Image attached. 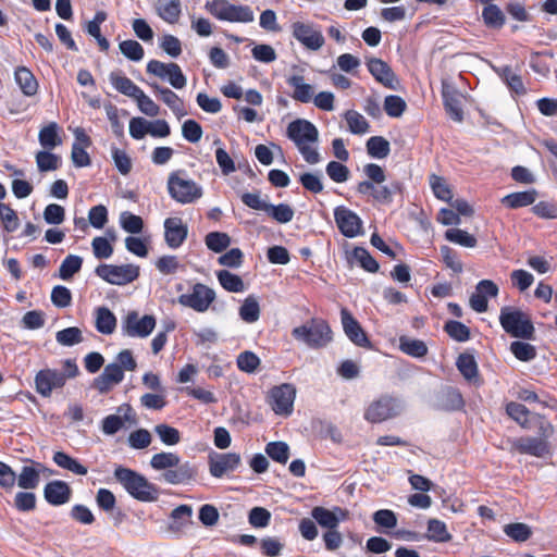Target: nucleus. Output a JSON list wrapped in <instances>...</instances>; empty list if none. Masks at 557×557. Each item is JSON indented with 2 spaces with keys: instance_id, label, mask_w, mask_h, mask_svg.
<instances>
[{
  "instance_id": "1",
  "label": "nucleus",
  "mask_w": 557,
  "mask_h": 557,
  "mask_svg": "<svg viewBox=\"0 0 557 557\" xmlns=\"http://www.w3.org/2000/svg\"><path fill=\"white\" fill-rule=\"evenodd\" d=\"M114 478L133 498L139 502H156L159 497L158 487L143 474L129 468L116 467Z\"/></svg>"
},
{
  "instance_id": "2",
  "label": "nucleus",
  "mask_w": 557,
  "mask_h": 557,
  "mask_svg": "<svg viewBox=\"0 0 557 557\" xmlns=\"http://www.w3.org/2000/svg\"><path fill=\"white\" fill-rule=\"evenodd\" d=\"M166 188L170 197L181 205L195 203L203 196V188L188 178L184 170L169 174Z\"/></svg>"
},
{
  "instance_id": "3",
  "label": "nucleus",
  "mask_w": 557,
  "mask_h": 557,
  "mask_svg": "<svg viewBox=\"0 0 557 557\" xmlns=\"http://www.w3.org/2000/svg\"><path fill=\"white\" fill-rule=\"evenodd\" d=\"M293 337L310 348H322L332 341V331L322 319H311L307 323L293 329Z\"/></svg>"
},
{
  "instance_id": "4",
  "label": "nucleus",
  "mask_w": 557,
  "mask_h": 557,
  "mask_svg": "<svg viewBox=\"0 0 557 557\" xmlns=\"http://www.w3.org/2000/svg\"><path fill=\"white\" fill-rule=\"evenodd\" d=\"M499 323L504 331L517 338L531 339L534 326L529 315L512 307H503L499 314Z\"/></svg>"
},
{
  "instance_id": "5",
  "label": "nucleus",
  "mask_w": 557,
  "mask_h": 557,
  "mask_svg": "<svg viewBox=\"0 0 557 557\" xmlns=\"http://www.w3.org/2000/svg\"><path fill=\"white\" fill-rule=\"evenodd\" d=\"M206 10L219 21L231 23H251L255 13L249 5L232 4L228 0H211L205 5Z\"/></svg>"
},
{
  "instance_id": "6",
  "label": "nucleus",
  "mask_w": 557,
  "mask_h": 557,
  "mask_svg": "<svg viewBox=\"0 0 557 557\" xmlns=\"http://www.w3.org/2000/svg\"><path fill=\"white\" fill-rule=\"evenodd\" d=\"M401 410V403L397 398L385 395L366 408L363 418L370 423H381L398 416Z\"/></svg>"
},
{
  "instance_id": "7",
  "label": "nucleus",
  "mask_w": 557,
  "mask_h": 557,
  "mask_svg": "<svg viewBox=\"0 0 557 557\" xmlns=\"http://www.w3.org/2000/svg\"><path fill=\"white\" fill-rule=\"evenodd\" d=\"M95 273L112 285H126L139 276V267L128 263L122 265L99 264Z\"/></svg>"
},
{
  "instance_id": "8",
  "label": "nucleus",
  "mask_w": 557,
  "mask_h": 557,
  "mask_svg": "<svg viewBox=\"0 0 557 557\" xmlns=\"http://www.w3.org/2000/svg\"><path fill=\"white\" fill-rule=\"evenodd\" d=\"M296 388L293 384L283 383L270 389L268 403L278 416H289L294 409Z\"/></svg>"
},
{
  "instance_id": "9",
  "label": "nucleus",
  "mask_w": 557,
  "mask_h": 557,
  "mask_svg": "<svg viewBox=\"0 0 557 557\" xmlns=\"http://www.w3.org/2000/svg\"><path fill=\"white\" fill-rule=\"evenodd\" d=\"M290 27L293 37L305 48L317 51L324 46L325 39L318 25L297 21Z\"/></svg>"
},
{
  "instance_id": "10",
  "label": "nucleus",
  "mask_w": 557,
  "mask_h": 557,
  "mask_svg": "<svg viewBox=\"0 0 557 557\" xmlns=\"http://www.w3.org/2000/svg\"><path fill=\"white\" fill-rule=\"evenodd\" d=\"M215 299V292L205 284L196 283L191 293L178 296L180 305L191 308L197 312H205Z\"/></svg>"
},
{
  "instance_id": "11",
  "label": "nucleus",
  "mask_w": 557,
  "mask_h": 557,
  "mask_svg": "<svg viewBox=\"0 0 557 557\" xmlns=\"http://www.w3.org/2000/svg\"><path fill=\"white\" fill-rule=\"evenodd\" d=\"M156 327V319L153 315L145 314L139 317L136 311L127 313L122 324V330L129 337L145 338L151 334Z\"/></svg>"
},
{
  "instance_id": "12",
  "label": "nucleus",
  "mask_w": 557,
  "mask_h": 557,
  "mask_svg": "<svg viewBox=\"0 0 557 557\" xmlns=\"http://www.w3.org/2000/svg\"><path fill=\"white\" fill-rule=\"evenodd\" d=\"M287 137L296 145L317 144L319 140V131L313 123L308 120L297 119L290 122L286 131Z\"/></svg>"
},
{
  "instance_id": "13",
  "label": "nucleus",
  "mask_w": 557,
  "mask_h": 557,
  "mask_svg": "<svg viewBox=\"0 0 557 557\" xmlns=\"http://www.w3.org/2000/svg\"><path fill=\"white\" fill-rule=\"evenodd\" d=\"M242 462L237 453H211L208 458L209 472L213 478H222L228 472L235 471Z\"/></svg>"
},
{
  "instance_id": "14",
  "label": "nucleus",
  "mask_w": 557,
  "mask_h": 557,
  "mask_svg": "<svg viewBox=\"0 0 557 557\" xmlns=\"http://www.w3.org/2000/svg\"><path fill=\"white\" fill-rule=\"evenodd\" d=\"M116 414L107 416L101 422V431L106 435H114L121 429L124 428V424L127 422L129 424H136L137 418L133 408L128 404H123L117 408Z\"/></svg>"
},
{
  "instance_id": "15",
  "label": "nucleus",
  "mask_w": 557,
  "mask_h": 557,
  "mask_svg": "<svg viewBox=\"0 0 557 557\" xmlns=\"http://www.w3.org/2000/svg\"><path fill=\"white\" fill-rule=\"evenodd\" d=\"M66 375L58 370L44 369L35 376L36 392L42 397H50L54 388L65 384Z\"/></svg>"
},
{
  "instance_id": "16",
  "label": "nucleus",
  "mask_w": 557,
  "mask_h": 557,
  "mask_svg": "<svg viewBox=\"0 0 557 557\" xmlns=\"http://www.w3.org/2000/svg\"><path fill=\"white\" fill-rule=\"evenodd\" d=\"M334 219L344 236L352 238L360 234L362 226L361 219L350 209L343 206L336 207L334 210Z\"/></svg>"
},
{
  "instance_id": "17",
  "label": "nucleus",
  "mask_w": 557,
  "mask_h": 557,
  "mask_svg": "<svg viewBox=\"0 0 557 557\" xmlns=\"http://www.w3.org/2000/svg\"><path fill=\"white\" fill-rule=\"evenodd\" d=\"M367 67L371 75L383 86L396 90L399 82L392 67L379 58H370L367 61Z\"/></svg>"
},
{
  "instance_id": "18",
  "label": "nucleus",
  "mask_w": 557,
  "mask_h": 557,
  "mask_svg": "<svg viewBox=\"0 0 557 557\" xmlns=\"http://www.w3.org/2000/svg\"><path fill=\"white\" fill-rule=\"evenodd\" d=\"M342 325L346 336L357 346L369 348L371 342L369 341L366 332L362 330L359 322L346 309L341 310Z\"/></svg>"
},
{
  "instance_id": "19",
  "label": "nucleus",
  "mask_w": 557,
  "mask_h": 557,
  "mask_svg": "<svg viewBox=\"0 0 557 557\" xmlns=\"http://www.w3.org/2000/svg\"><path fill=\"white\" fill-rule=\"evenodd\" d=\"M188 235V227L181 218H168L164 221V239L172 249L183 245Z\"/></svg>"
},
{
  "instance_id": "20",
  "label": "nucleus",
  "mask_w": 557,
  "mask_h": 557,
  "mask_svg": "<svg viewBox=\"0 0 557 557\" xmlns=\"http://www.w3.org/2000/svg\"><path fill=\"white\" fill-rule=\"evenodd\" d=\"M498 295V286L491 280H482L475 287V293L470 297V307L479 313L487 310V298Z\"/></svg>"
},
{
  "instance_id": "21",
  "label": "nucleus",
  "mask_w": 557,
  "mask_h": 557,
  "mask_svg": "<svg viewBox=\"0 0 557 557\" xmlns=\"http://www.w3.org/2000/svg\"><path fill=\"white\" fill-rule=\"evenodd\" d=\"M197 475V468L190 462L178 463L177 467L164 471L161 479L172 485L186 484Z\"/></svg>"
},
{
  "instance_id": "22",
  "label": "nucleus",
  "mask_w": 557,
  "mask_h": 557,
  "mask_svg": "<svg viewBox=\"0 0 557 557\" xmlns=\"http://www.w3.org/2000/svg\"><path fill=\"white\" fill-rule=\"evenodd\" d=\"M72 490L64 481L54 480L46 484L44 488L45 499L52 506L66 504L71 498Z\"/></svg>"
},
{
  "instance_id": "23",
  "label": "nucleus",
  "mask_w": 557,
  "mask_h": 557,
  "mask_svg": "<svg viewBox=\"0 0 557 557\" xmlns=\"http://www.w3.org/2000/svg\"><path fill=\"white\" fill-rule=\"evenodd\" d=\"M311 516L319 525L330 530L337 529L339 522L346 519L347 513L339 507H335L333 510H330L318 506L312 509Z\"/></svg>"
},
{
  "instance_id": "24",
  "label": "nucleus",
  "mask_w": 557,
  "mask_h": 557,
  "mask_svg": "<svg viewBox=\"0 0 557 557\" xmlns=\"http://www.w3.org/2000/svg\"><path fill=\"white\" fill-rule=\"evenodd\" d=\"M156 12L158 16L169 24L178 22L182 13L181 0H156Z\"/></svg>"
},
{
  "instance_id": "25",
  "label": "nucleus",
  "mask_w": 557,
  "mask_h": 557,
  "mask_svg": "<svg viewBox=\"0 0 557 557\" xmlns=\"http://www.w3.org/2000/svg\"><path fill=\"white\" fill-rule=\"evenodd\" d=\"M442 97L447 114L454 121L461 122L463 119V112L457 91L448 85H443Z\"/></svg>"
},
{
  "instance_id": "26",
  "label": "nucleus",
  "mask_w": 557,
  "mask_h": 557,
  "mask_svg": "<svg viewBox=\"0 0 557 557\" xmlns=\"http://www.w3.org/2000/svg\"><path fill=\"white\" fill-rule=\"evenodd\" d=\"M149 86L160 95L161 100L172 110L177 116L186 115L182 99L171 89L162 87L157 83H149Z\"/></svg>"
},
{
  "instance_id": "27",
  "label": "nucleus",
  "mask_w": 557,
  "mask_h": 557,
  "mask_svg": "<svg viewBox=\"0 0 557 557\" xmlns=\"http://www.w3.org/2000/svg\"><path fill=\"white\" fill-rule=\"evenodd\" d=\"M515 446L519 453L535 457H543L549 451L546 441L537 437H521Z\"/></svg>"
},
{
  "instance_id": "28",
  "label": "nucleus",
  "mask_w": 557,
  "mask_h": 557,
  "mask_svg": "<svg viewBox=\"0 0 557 557\" xmlns=\"http://www.w3.org/2000/svg\"><path fill=\"white\" fill-rule=\"evenodd\" d=\"M288 86L293 87L292 98L301 103H309L313 97V87L305 83L301 75H292L287 78Z\"/></svg>"
},
{
  "instance_id": "29",
  "label": "nucleus",
  "mask_w": 557,
  "mask_h": 557,
  "mask_svg": "<svg viewBox=\"0 0 557 557\" xmlns=\"http://www.w3.org/2000/svg\"><path fill=\"white\" fill-rule=\"evenodd\" d=\"M193 509L189 505H180L171 512V522L170 530L175 533L183 532L187 527H189L191 521Z\"/></svg>"
},
{
  "instance_id": "30",
  "label": "nucleus",
  "mask_w": 557,
  "mask_h": 557,
  "mask_svg": "<svg viewBox=\"0 0 557 557\" xmlns=\"http://www.w3.org/2000/svg\"><path fill=\"white\" fill-rule=\"evenodd\" d=\"M14 78L25 96L32 97L37 94L38 82L30 70L25 66L16 67Z\"/></svg>"
},
{
  "instance_id": "31",
  "label": "nucleus",
  "mask_w": 557,
  "mask_h": 557,
  "mask_svg": "<svg viewBox=\"0 0 557 557\" xmlns=\"http://www.w3.org/2000/svg\"><path fill=\"white\" fill-rule=\"evenodd\" d=\"M40 469L47 470L42 465L24 466L21 473L16 476L17 485L24 490L36 488L40 481Z\"/></svg>"
},
{
  "instance_id": "32",
  "label": "nucleus",
  "mask_w": 557,
  "mask_h": 557,
  "mask_svg": "<svg viewBox=\"0 0 557 557\" xmlns=\"http://www.w3.org/2000/svg\"><path fill=\"white\" fill-rule=\"evenodd\" d=\"M494 70L511 91L517 95H524L527 92L521 76L515 73L510 66L506 65L495 67Z\"/></svg>"
},
{
  "instance_id": "33",
  "label": "nucleus",
  "mask_w": 557,
  "mask_h": 557,
  "mask_svg": "<svg viewBox=\"0 0 557 557\" xmlns=\"http://www.w3.org/2000/svg\"><path fill=\"white\" fill-rule=\"evenodd\" d=\"M39 144L44 149L52 150L62 144L59 135V125L55 122L49 123L44 126L38 134Z\"/></svg>"
},
{
  "instance_id": "34",
  "label": "nucleus",
  "mask_w": 557,
  "mask_h": 557,
  "mask_svg": "<svg viewBox=\"0 0 557 557\" xmlns=\"http://www.w3.org/2000/svg\"><path fill=\"white\" fill-rule=\"evenodd\" d=\"M109 81L115 90L131 98L136 97L140 90L132 79L122 75L121 72H111Z\"/></svg>"
},
{
  "instance_id": "35",
  "label": "nucleus",
  "mask_w": 557,
  "mask_h": 557,
  "mask_svg": "<svg viewBox=\"0 0 557 557\" xmlns=\"http://www.w3.org/2000/svg\"><path fill=\"white\" fill-rule=\"evenodd\" d=\"M96 329L101 334H112L116 327V318L107 307L96 309Z\"/></svg>"
},
{
  "instance_id": "36",
  "label": "nucleus",
  "mask_w": 557,
  "mask_h": 557,
  "mask_svg": "<svg viewBox=\"0 0 557 557\" xmlns=\"http://www.w3.org/2000/svg\"><path fill=\"white\" fill-rule=\"evenodd\" d=\"M537 197L535 189L512 193L502 199V203L510 209H518L532 205Z\"/></svg>"
},
{
  "instance_id": "37",
  "label": "nucleus",
  "mask_w": 557,
  "mask_h": 557,
  "mask_svg": "<svg viewBox=\"0 0 557 557\" xmlns=\"http://www.w3.org/2000/svg\"><path fill=\"white\" fill-rule=\"evenodd\" d=\"M52 459L58 467L71 471L74 474L86 475L88 472L85 466H83L77 459L71 457L64 451H55Z\"/></svg>"
},
{
  "instance_id": "38",
  "label": "nucleus",
  "mask_w": 557,
  "mask_h": 557,
  "mask_svg": "<svg viewBox=\"0 0 557 557\" xmlns=\"http://www.w3.org/2000/svg\"><path fill=\"white\" fill-rule=\"evenodd\" d=\"M399 349L413 358H423L428 354V346L423 341L407 336L399 337Z\"/></svg>"
},
{
  "instance_id": "39",
  "label": "nucleus",
  "mask_w": 557,
  "mask_h": 557,
  "mask_svg": "<svg viewBox=\"0 0 557 557\" xmlns=\"http://www.w3.org/2000/svg\"><path fill=\"white\" fill-rule=\"evenodd\" d=\"M367 152L370 157L375 159H384L391 152V145L382 136H372L367 141Z\"/></svg>"
},
{
  "instance_id": "40",
  "label": "nucleus",
  "mask_w": 557,
  "mask_h": 557,
  "mask_svg": "<svg viewBox=\"0 0 557 557\" xmlns=\"http://www.w3.org/2000/svg\"><path fill=\"white\" fill-rule=\"evenodd\" d=\"M83 258L76 255H69L61 262L59 268V277L63 281H70L74 274L81 271Z\"/></svg>"
},
{
  "instance_id": "41",
  "label": "nucleus",
  "mask_w": 557,
  "mask_h": 557,
  "mask_svg": "<svg viewBox=\"0 0 557 557\" xmlns=\"http://www.w3.org/2000/svg\"><path fill=\"white\" fill-rule=\"evenodd\" d=\"M426 537L435 543H446L451 540V534L447 531L445 522L438 519H430Z\"/></svg>"
},
{
  "instance_id": "42",
  "label": "nucleus",
  "mask_w": 557,
  "mask_h": 557,
  "mask_svg": "<svg viewBox=\"0 0 557 557\" xmlns=\"http://www.w3.org/2000/svg\"><path fill=\"white\" fill-rule=\"evenodd\" d=\"M350 133L363 135L369 132L370 125L366 117L355 110H348L344 114Z\"/></svg>"
},
{
  "instance_id": "43",
  "label": "nucleus",
  "mask_w": 557,
  "mask_h": 557,
  "mask_svg": "<svg viewBox=\"0 0 557 557\" xmlns=\"http://www.w3.org/2000/svg\"><path fill=\"white\" fill-rule=\"evenodd\" d=\"M457 369L467 381L478 379V364L474 357L470 354L459 355L456 361Z\"/></svg>"
},
{
  "instance_id": "44",
  "label": "nucleus",
  "mask_w": 557,
  "mask_h": 557,
  "mask_svg": "<svg viewBox=\"0 0 557 557\" xmlns=\"http://www.w3.org/2000/svg\"><path fill=\"white\" fill-rule=\"evenodd\" d=\"M181 462V458L175 453H158L154 454L150 459V466L154 470H169L170 468L177 467Z\"/></svg>"
},
{
  "instance_id": "45",
  "label": "nucleus",
  "mask_w": 557,
  "mask_h": 557,
  "mask_svg": "<svg viewBox=\"0 0 557 557\" xmlns=\"http://www.w3.org/2000/svg\"><path fill=\"white\" fill-rule=\"evenodd\" d=\"M216 276H218V280H219V283L221 284V286L224 289H226L227 292H231V293L244 292L245 285H244L243 280L238 275H236L227 270H221L216 273Z\"/></svg>"
},
{
  "instance_id": "46",
  "label": "nucleus",
  "mask_w": 557,
  "mask_h": 557,
  "mask_svg": "<svg viewBox=\"0 0 557 557\" xmlns=\"http://www.w3.org/2000/svg\"><path fill=\"white\" fill-rule=\"evenodd\" d=\"M36 164L40 172L55 171L61 165V158L50 150H40L36 153Z\"/></svg>"
},
{
  "instance_id": "47",
  "label": "nucleus",
  "mask_w": 557,
  "mask_h": 557,
  "mask_svg": "<svg viewBox=\"0 0 557 557\" xmlns=\"http://www.w3.org/2000/svg\"><path fill=\"white\" fill-rule=\"evenodd\" d=\"M484 24L490 28H500L505 24V14L496 4L485 5L482 11Z\"/></svg>"
},
{
  "instance_id": "48",
  "label": "nucleus",
  "mask_w": 557,
  "mask_h": 557,
  "mask_svg": "<svg viewBox=\"0 0 557 557\" xmlns=\"http://www.w3.org/2000/svg\"><path fill=\"white\" fill-rule=\"evenodd\" d=\"M239 317L247 323H253L259 320L260 306L253 296H248L239 308Z\"/></svg>"
},
{
  "instance_id": "49",
  "label": "nucleus",
  "mask_w": 557,
  "mask_h": 557,
  "mask_svg": "<svg viewBox=\"0 0 557 557\" xmlns=\"http://www.w3.org/2000/svg\"><path fill=\"white\" fill-rule=\"evenodd\" d=\"M120 226L129 234H139L144 228V221L139 215L123 211L119 218Z\"/></svg>"
},
{
  "instance_id": "50",
  "label": "nucleus",
  "mask_w": 557,
  "mask_h": 557,
  "mask_svg": "<svg viewBox=\"0 0 557 557\" xmlns=\"http://www.w3.org/2000/svg\"><path fill=\"white\" fill-rule=\"evenodd\" d=\"M264 450L272 460L282 465H285L289 458V446L285 442H270Z\"/></svg>"
},
{
  "instance_id": "51",
  "label": "nucleus",
  "mask_w": 557,
  "mask_h": 557,
  "mask_svg": "<svg viewBox=\"0 0 557 557\" xmlns=\"http://www.w3.org/2000/svg\"><path fill=\"white\" fill-rule=\"evenodd\" d=\"M445 238L462 247L473 248L476 246V238L461 228H449L445 232Z\"/></svg>"
},
{
  "instance_id": "52",
  "label": "nucleus",
  "mask_w": 557,
  "mask_h": 557,
  "mask_svg": "<svg viewBox=\"0 0 557 557\" xmlns=\"http://www.w3.org/2000/svg\"><path fill=\"white\" fill-rule=\"evenodd\" d=\"M153 431L164 445L174 446L181 442L180 431L169 424H157Z\"/></svg>"
},
{
  "instance_id": "53",
  "label": "nucleus",
  "mask_w": 557,
  "mask_h": 557,
  "mask_svg": "<svg viewBox=\"0 0 557 557\" xmlns=\"http://www.w3.org/2000/svg\"><path fill=\"white\" fill-rule=\"evenodd\" d=\"M504 533L516 542H525L532 535L531 528L522 522L509 523L504 527Z\"/></svg>"
},
{
  "instance_id": "54",
  "label": "nucleus",
  "mask_w": 557,
  "mask_h": 557,
  "mask_svg": "<svg viewBox=\"0 0 557 557\" xmlns=\"http://www.w3.org/2000/svg\"><path fill=\"white\" fill-rule=\"evenodd\" d=\"M444 331L450 338L459 343L467 342L470 338V329L459 321H447Z\"/></svg>"
},
{
  "instance_id": "55",
  "label": "nucleus",
  "mask_w": 557,
  "mask_h": 557,
  "mask_svg": "<svg viewBox=\"0 0 557 557\" xmlns=\"http://www.w3.org/2000/svg\"><path fill=\"white\" fill-rule=\"evenodd\" d=\"M0 220L8 233L15 232L20 226L17 213L7 203H0Z\"/></svg>"
},
{
  "instance_id": "56",
  "label": "nucleus",
  "mask_w": 557,
  "mask_h": 557,
  "mask_svg": "<svg viewBox=\"0 0 557 557\" xmlns=\"http://www.w3.org/2000/svg\"><path fill=\"white\" fill-rule=\"evenodd\" d=\"M400 190L399 183L391 185H374L373 199L380 203L388 205L393 201V196Z\"/></svg>"
},
{
  "instance_id": "57",
  "label": "nucleus",
  "mask_w": 557,
  "mask_h": 557,
  "mask_svg": "<svg viewBox=\"0 0 557 557\" xmlns=\"http://www.w3.org/2000/svg\"><path fill=\"white\" fill-rule=\"evenodd\" d=\"M57 342L62 346H74L83 342V333L76 326L63 329L55 334Z\"/></svg>"
},
{
  "instance_id": "58",
  "label": "nucleus",
  "mask_w": 557,
  "mask_h": 557,
  "mask_svg": "<svg viewBox=\"0 0 557 557\" xmlns=\"http://www.w3.org/2000/svg\"><path fill=\"white\" fill-rule=\"evenodd\" d=\"M267 213L276 222L286 224L294 218V209L287 203L271 205L269 206Z\"/></svg>"
},
{
  "instance_id": "59",
  "label": "nucleus",
  "mask_w": 557,
  "mask_h": 557,
  "mask_svg": "<svg viewBox=\"0 0 557 557\" xmlns=\"http://www.w3.org/2000/svg\"><path fill=\"white\" fill-rule=\"evenodd\" d=\"M407 109L406 101L396 95L386 96L384 99V110L391 117H399Z\"/></svg>"
},
{
  "instance_id": "60",
  "label": "nucleus",
  "mask_w": 557,
  "mask_h": 557,
  "mask_svg": "<svg viewBox=\"0 0 557 557\" xmlns=\"http://www.w3.org/2000/svg\"><path fill=\"white\" fill-rule=\"evenodd\" d=\"M207 247L214 252H222L230 244L231 238L226 233L211 232L205 238Z\"/></svg>"
},
{
  "instance_id": "61",
  "label": "nucleus",
  "mask_w": 557,
  "mask_h": 557,
  "mask_svg": "<svg viewBox=\"0 0 557 557\" xmlns=\"http://www.w3.org/2000/svg\"><path fill=\"white\" fill-rule=\"evenodd\" d=\"M119 48L121 53L131 61L138 62L144 58L145 54L143 46L133 39H127L120 42Z\"/></svg>"
},
{
  "instance_id": "62",
  "label": "nucleus",
  "mask_w": 557,
  "mask_h": 557,
  "mask_svg": "<svg viewBox=\"0 0 557 557\" xmlns=\"http://www.w3.org/2000/svg\"><path fill=\"white\" fill-rule=\"evenodd\" d=\"M352 257L366 271L375 273L379 270V263L366 248L356 247Z\"/></svg>"
},
{
  "instance_id": "63",
  "label": "nucleus",
  "mask_w": 557,
  "mask_h": 557,
  "mask_svg": "<svg viewBox=\"0 0 557 557\" xmlns=\"http://www.w3.org/2000/svg\"><path fill=\"white\" fill-rule=\"evenodd\" d=\"M152 437L148 430L138 429L131 432L127 442L133 449H145L151 444Z\"/></svg>"
},
{
  "instance_id": "64",
  "label": "nucleus",
  "mask_w": 557,
  "mask_h": 557,
  "mask_svg": "<svg viewBox=\"0 0 557 557\" xmlns=\"http://www.w3.org/2000/svg\"><path fill=\"white\" fill-rule=\"evenodd\" d=\"M510 350L513 356L521 361H530L536 356L535 347L524 342H512L510 345Z\"/></svg>"
}]
</instances>
